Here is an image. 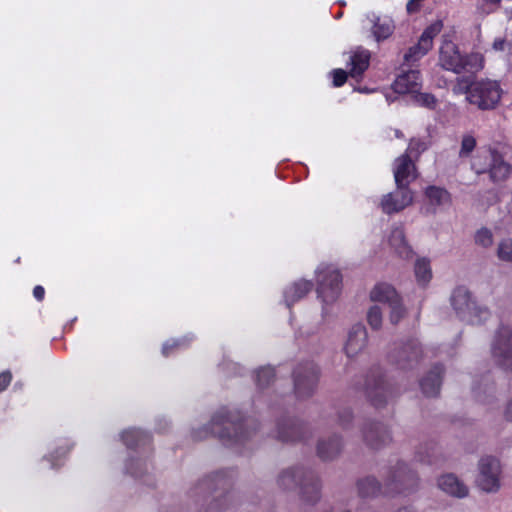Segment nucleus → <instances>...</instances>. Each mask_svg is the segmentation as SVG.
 <instances>
[{"mask_svg":"<svg viewBox=\"0 0 512 512\" xmlns=\"http://www.w3.org/2000/svg\"><path fill=\"white\" fill-rule=\"evenodd\" d=\"M255 419L244 417L240 411L221 407L212 417L210 423L193 432L196 440L209 436L217 437L225 446L244 445L257 431Z\"/></svg>","mask_w":512,"mask_h":512,"instance_id":"f257e3e1","label":"nucleus"},{"mask_svg":"<svg viewBox=\"0 0 512 512\" xmlns=\"http://www.w3.org/2000/svg\"><path fill=\"white\" fill-rule=\"evenodd\" d=\"M278 485L284 490L300 487L302 499L314 504L320 499V480L312 470L302 467L284 470L278 477Z\"/></svg>","mask_w":512,"mask_h":512,"instance_id":"f03ea898","label":"nucleus"},{"mask_svg":"<svg viewBox=\"0 0 512 512\" xmlns=\"http://www.w3.org/2000/svg\"><path fill=\"white\" fill-rule=\"evenodd\" d=\"M439 64L442 68L457 74L475 73L483 68L484 58L480 53L462 56L457 45L444 38L439 49Z\"/></svg>","mask_w":512,"mask_h":512,"instance_id":"7ed1b4c3","label":"nucleus"},{"mask_svg":"<svg viewBox=\"0 0 512 512\" xmlns=\"http://www.w3.org/2000/svg\"><path fill=\"white\" fill-rule=\"evenodd\" d=\"M233 476L234 470L232 469L220 470L199 482L198 489L200 490H209L211 493L220 492L210 503L206 512H221L232 505L234 498V493L231 490Z\"/></svg>","mask_w":512,"mask_h":512,"instance_id":"20e7f679","label":"nucleus"},{"mask_svg":"<svg viewBox=\"0 0 512 512\" xmlns=\"http://www.w3.org/2000/svg\"><path fill=\"white\" fill-rule=\"evenodd\" d=\"M317 294L322 302V317L332 315V306L341 292L342 277L332 265H320L316 270Z\"/></svg>","mask_w":512,"mask_h":512,"instance_id":"39448f33","label":"nucleus"},{"mask_svg":"<svg viewBox=\"0 0 512 512\" xmlns=\"http://www.w3.org/2000/svg\"><path fill=\"white\" fill-rule=\"evenodd\" d=\"M362 390L371 405L376 408L384 407L398 394L397 389L385 380L380 367H374L370 370L365 378Z\"/></svg>","mask_w":512,"mask_h":512,"instance_id":"423d86ee","label":"nucleus"},{"mask_svg":"<svg viewBox=\"0 0 512 512\" xmlns=\"http://www.w3.org/2000/svg\"><path fill=\"white\" fill-rule=\"evenodd\" d=\"M453 310L459 317L485 319L491 316L489 309L478 303L470 290L465 286H457L450 296Z\"/></svg>","mask_w":512,"mask_h":512,"instance_id":"0eeeda50","label":"nucleus"},{"mask_svg":"<svg viewBox=\"0 0 512 512\" xmlns=\"http://www.w3.org/2000/svg\"><path fill=\"white\" fill-rule=\"evenodd\" d=\"M502 90L497 81L480 80L467 90V100L479 109H493L500 101Z\"/></svg>","mask_w":512,"mask_h":512,"instance_id":"6e6552de","label":"nucleus"},{"mask_svg":"<svg viewBox=\"0 0 512 512\" xmlns=\"http://www.w3.org/2000/svg\"><path fill=\"white\" fill-rule=\"evenodd\" d=\"M319 368L313 361L299 363L293 370L294 393L298 399L311 397L319 381Z\"/></svg>","mask_w":512,"mask_h":512,"instance_id":"1a4fd4ad","label":"nucleus"},{"mask_svg":"<svg viewBox=\"0 0 512 512\" xmlns=\"http://www.w3.org/2000/svg\"><path fill=\"white\" fill-rule=\"evenodd\" d=\"M419 479L417 474L409 469L406 464L398 463L396 467L390 470L386 479L387 495L404 494L408 495L418 487Z\"/></svg>","mask_w":512,"mask_h":512,"instance_id":"9d476101","label":"nucleus"},{"mask_svg":"<svg viewBox=\"0 0 512 512\" xmlns=\"http://www.w3.org/2000/svg\"><path fill=\"white\" fill-rule=\"evenodd\" d=\"M369 297L371 301L382 304L389 309L390 317L398 320L408 317L406 308L402 300L393 286L387 283H379L370 291Z\"/></svg>","mask_w":512,"mask_h":512,"instance_id":"9b49d317","label":"nucleus"},{"mask_svg":"<svg viewBox=\"0 0 512 512\" xmlns=\"http://www.w3.org/2000/svg\"><path fill=\"white\" fill-rule=\"evenodd\" d=\"M491 353L497 366L512 371V330L508 325L502 323L496 331Z\"/></svg>","mask_w":512,"mask_h":512,"instance_id":"f8f14e48","label":"nucleus"},{"mask_svg":"<svg viewBox=\"0 0 512 512\" xmlns=\"http://www.w3.org/2000/svg\"><path fill=\"white\" fill-rule=\"evenodd\" d=\"M387 357L392 364L405 370L419 362L422 357V349L417 339L410 338L406 342L394 343V348Z\"/></svg>","mask_w":512,"mask_h":512,"instance_id":"ddd939ff","label":"nucleus"},{"mask_svg":"<svg viewBox=\"0 0 512 512\" xmlns=\"http://www.w3.org/2000/svg\"><path fill=\"white\" fill-rule=\"evenodd\" d=\"M500 462L492 456H486L479 461L478 486L486 492H496L500 488Z\"/></svg>","mask_w":512,"mask_h":512,"instance_id":"4468645a","label":"nucleus"},{"mask_svg":"<svg viewBox=\"0 0 512 512\" xmlns=\"http://www.w3.org/2000/svg\"><path fill=\"white\" fill-rule=\"evenodd\" d=\"M309 437L306 425L299 420L281 418L277 421V440L283 443H296L306 442Z\"/></svg>","mask_w":512,"mask_h":512,"instance_id":"2eb2a0df","label":"nucleus"},{"mask_svg":"<svg viewBox=\"0 0 512 512\" xmlns=\"http://www.w3.org/2000/svg\"><path fill=\"white\" fill-rule=\"evenodd\" d=\"M443 28L442 21H436L428 26L422 33L418 43L412 46L404 55L406 62H415L422 58L432 48L433 39Z\"/></svg>","mask_w":512,"mask_h":512,"instance_id":"dca6fc26","label":"nucleus"},{"mask_svg":"<svg viewBox=\"0 0 512 512\" xmlns=\"http://www.w3.org/2000/svg\"><path fill=\"white\" fill-rule=\"evenodd\" d=\"M413 202V193L409 188L397 187L394 192L383 196L380 206L384 213H397L411 205Z\"/></svg>","mask_w":512,"mask_h":512,"instance_id":"f3484780","label":"nucleus"},{"mask_svg":"<svg viewBox=\"0 0 512 512\" xmlns=\"http://www.w3.org/2000/svg\"><path fill=\"white\" fill-rule=\"evenodd\" d=\"M393 175L396 187L409 188L410 183L417 178L415 164L408 154H403L395 159Z\"/></svg>","mask_w":512,"mask_h":512,"instance_id":"a211bd4d","label":"nucleus"},{"mask_svg":"<svg viewBox=\"0 0 512 512\" xmlns=\"http://www.w3.org/2000/svg\"><path fill=\"white\" fill-rule=\"evenodd\" d=\"M362 433L365 443L372 449H380L391 441V434L382 423L368 422Z\"/></svg>","mask_w":512,"mask_h":512,"instance_id":"6ab92c4d","label":"nucleus"},{"mask_svg":"<svg viewBox=\"0 0 512 512\" xmlns=\"http://www.w3.org/2000/svg\"><path fill=\"white\" fill-rule=\"evenodd\" d=\"M424 196L428 204V211L435 214L452 204V196L445 188L430 185L425 188Z\"/></svg>","mask_w":512,"mask_h":512,"instance_id":"aec40b11","label":"nucleus"},{"mask_svg":"<svg viewBox=\"0 0 512 512\" xmlns=\"http://www.w3.org/2000/svg\"><path fill=\"white\" fill-rule=\"evenodd\" d=\"M445 368L442 364H435L420 380L422 393L427 397H436L440 393Z\"/></svg>","mask_w":512,"mask_h":512,"instance_id":"412c9836","label":"nucleus"},{"mask_svg":"<svg viewBox=\"0 0 512 512\" xmlns=\"http://www.w3.org/2000/svg\"><path fill=\"white\" fill-rule=\"evenodd\" d=\"M121 439L128 449L151 451L152 437L146 431L130 428L122 432Z\"/></svg>","mask_w":512,"mask_h":512,"instance_id":"4be33fe9","label":"nucleus"},{"mask_svg":"<svg viewBox=\"0 0 512 512\" xmlns=\"http://www.w3.org/2000/svg\"><path fill=\"white\" fill-rule=\"evenodd\" d=\"M367 331L361 322H357L353 325L352 329L348 334L344 350L349 358L357 355L366 346L367 343Z\"/></svg>","mask_w":512,"mask_h":512,"instance_id":"5701e85b","label":"nucleus"},{"mask_svg":"<svg viewBox=\"0 0 512 512\" xmlns=\"http://www.w3.org/2000/svg\"><path fill=\"white\" fill-rule=\"evenodd\" d=\"M420 87V73L416 70L399 75L393 83L394 91L399 94H414L420 90Z\"/></svg>","mask_w":512,"mask_h":512,"instance_id":"b1692460","label":"nucleus"},{"mask_svg":"<svg viewBox=\"0 0 512 512\" xmlns=\"http://www.w3.org/2000/svg\"><path fill=\"white\" fill-rule=\"evenodd\" d=\"M312 287V282L303 279L289 284L283 292L286 305L289 307L291 304L305 297L311 291Z\"/></svg>","mask_w":512,"mask_h":512,"instance_id":"393cba45","label":"nucleus"},{"mask_svg":"<svg viewBox=\"0 0 512 512\" xmlns=\"http://www.w3.org/2000/svg\"><path fill=\"white\" fill-rule=\"evenodd\" d=\"M491 168L488 172L490 180L494 183L506 181L512 172V166L506 162L503 156L495 151L491 159Z\"/></svg>","mask_w":512,"mask_h":512,"instance_id":"a878e982","label":"nucleus"},{"mask_svg":"<svg viewBox=\"0 0 512 512\" xmlns=\"http://www.w3.org/2000/svg\"><path fill=\"white\" fill-rule=\"evenodd\" d=\"M389 244L399 257L403 259H410L412 257L413 251L408 245L404 231L401 227H394L391 230Z\"/></svg>","mask_w":512,"mask_h":512,"instance_id":"bb28decb","label":"nucleus"},{"mask_svg":"<svg viewBox=\"0 0 512 512\" xmlns=\"http://www.w3.org/2000/svg\"><path fill=\"white\" fill-rule=\"evenodd\" d=\"M438 486L445 493L455 497L462 498L468 494V488L453 474L443 475L438 480Z\"/></svg>","mask_w":512,"mask_h":512,"instance_id":"cd10ccee","label":"nucleus"},{"mask_svg":"<svg viewBox=\"0 0 512 512\" xmlns=\"http://www.w3.org/2000/svg\"><path fill=\"white\" fill-rule=\"evenodd\" d=\"M342 449V441L341 438L334 435L328 440L321 439L317 445V455L320 459L332 460L335 458Z\"/></svg>","mask_w":512,"mask_h":512,"instance_id":"c85d7f7f","label":"nucleus"},{"mask_svg":"<svg viewBox=\"0 0 512 512\" xmlns=\"http://www.w3.org/2000/svg\"><path fill=\"white\" fill-rule=\"evenodd\" d=\"M414 274L417 283L426 287L432 279V269L427 258H418L414 264Z\"/></svg>","mask_w":512,"mask_h":512,"instance_id":"c756f323","label":"nucleus"},{"mask_svg":"<svg viewBox=\"0 0 512 512\" xmlns=\"http://www.w3.org/2000/svg\"><path fill=\"white\" fill-rule=\"evenodd\" d=\"M369 58L370 55L365 50L355 52L350 58L352 66L349 72L350 76L360 77L369 66Z\"/></svg>","mask_w":512,"mask_h":512,"instance_id":"7c9ffc66","label":"nucleus"},{"mask_svg":"<svg viewBox=\"0 0 512 512\" xmlns=\"http://www.w3.org/2000/svg\"><path fill=\"white\" fill-rule=\"evenodd\" d=\"M496 150L488 149L479 152L472 160L471 167L476 174L488 173L491 168V159L494 157Z\"/></svg>","mask_w":512,"mask_h":512,"instance_id":"2f4dec72","label":"nucleus"},{"mask_svg":"<svg viewBox=\"0 0 512 512\" xmlns=\"http://www.w3.org/2000/svg\"><path fill=\"white\" fill-rule=\"evenodd\" d=\"M358 493L361 497H374L381 493V485L374 477H366L357 482Z\"/></svg>","mask_w":512,"mask_h":512,"instance_id":"473e14b6","label":"nucleus"},{"mask_svg":"<svg viewBox=\"0 0 512 512\" xmlns=\"http://www.w3.org/2000/svg\"><path fill=\"white\" fill-rule=\"evenodd\" d=\"M371 22L374 23L372 32L377 41L384 40L392 34L394 26L391 20L387 18L380 19L373 16Z\"/></svg>","mask_w":512,"mask_h":512,"instance_id":"72a5a7b5","label":"nucleus"},{"mask_svg":"<svg viewBox=\"0 0 512 512\" xmlns=\"http://www.w3.org/2000/svg\"><path fill=\"white\" fill-rule=\"evenodd\" d=\"M275 369L271 366H264L256 371V385L259 389L269 386L275 379Z\"/></svg>","mask_w":512,"mask_h":512,"instance_id":"f704fd0d","label":"nucleus"},{"mask_svg":"<svg viewBox=\"0 0 512 512\" xmlns=\"http://www.w3.org/2000/svg\"><path fill=\"white\" fill-rule=\"evenodd\" d=\"M496 255L500 261L512 263V238L502 239L497 244Z\"/></svg>","mask_w":512,"mask_h":512,"instance_id":"c9c22d12","label":"nucleus"},{"mask_svg":"<svg viewBox=\"0 0 512 512\" xmlns=\"http://www.w3.org/2000/svg\"><path fill=\"white\" fill-rule=\"evenodd\" d=\"M437 451V445L434 442L425 444V452L419 450L416 452L415 459L421 463L436 464L437 460L435 453Z\"/></svg>","mask_w":512,"mask_h":512,"instance_id":"e433bc0d","label":"nucleus"},{"mask_svg":"<svg viewBox=\"0 0 512 512\" xmlns=\"http://www.w3.org/2000/svg\"><path fill=\"white\" fill-rule=\"evenodd\" d=\"M430 145V142L422 138H412L409 142L408 148L405 154L410 157H418L421 153L426 151Z\"/></svg>","mask_w":512,"mask_h":512,"instance_id":"4c0bfd02","label":"nucleus"},{"mask_svg":"<svg viewBox=\"0 0 512 512\" xmlns=\"http://www.w3.org/2000/svg\"><path fill=\"white\" fill-rule=\"evenodd\" d=\"M491 49L496 53H511L512 51V39H509L507 35L496 37L491 45Z\"/></svg>","mask_w":512,"mask_h":512,"instance_id":"58836bf2","label":"nucleus"},{"mask_svg":"<svg viewBox=\"0 0 512 512\" xmlns=\"http://www.w3.org/2000/svg\"><path fill=\"white\" fill-rule=\"evenodd\" d=\"M125 467H126L127 472L131 476H133L135 478H139L144 474V467L146 468V462L142 459L130 458L126 462Z\"/></svg>","mask_w":512,"mask_h":512,"instance_id":"ea45409f","label":"nucleus"},{"mask_svg":"<svg viewBox=\"0 0 512 512\" xmlns=\"http://www.w3.org/2000/svg\"><path fill=\"white\" fill-rule=\"evenodd\" d=\"M475 242L477 245L488 248L493 244V234L488 228H481L475 234Z\"/></svg>","mask_w":512,"mask_h":512,"instance_id":"a19ab883","label":"nucleus"},{"mask_svg":"<svg viewBox=\"0 0 512 512\" xmlns=\"http://www.w3.org/2000/svg\"><path fill=\"white\" fill-rule=\"evenodd\" d=\"M413 100L416 104L433 109L436 106L437 100L434 97V95L430 93H420L419 91L417 93L412 94Z\"/></svg>","mask_w":512,"mask_h":512,"instance_id":"79ce46f5","label":"nucleus"},{"mask_svg":"<svg viewBox=\"0 0 512 512\" xmlns=\"http://www.w3.org/2000/svg\"><path fill=\"white\" fill-rule=\"evenodd\" d=\"M475 147H476V139L470 134L464 135L462 137V141H461L459 157L460 158L468 157L471 154V152L475 149Z\"/></svg>","mask_w":512,"mask_h":512,"instance_id":"37998d69","label":"nucleus"},{"mask_svg":"<svg viewBox=\"0 0 512 512\" xmlns=\"http://www.w3.org/2000/svg\"><path fill=\"white\" fill-rule=\"evenodd\" d=\"M501 0H478L480 10L485 14L496 11L500 6Z\"/></svg>","mask_w":512,"mask_h":512,"instance_id":"c03bdc74","label":"nucleus"},{"mask_svg":"<svg viewBox=\"0 0 512 512\" xmlns=\"http://www.w3.org/2000/svg\"><path fill=\"white\" fill-rule=\"evenodd\" d=\"M383 307L378 303L371 305L367 311V320H380L383 317Z\"/></svg>","mask_w":512,"mask_h":512,"instance_id":"a18cd8bd","label":"nucleus"},{"mask_svg":"<svg viewBox=\"0 0 512 512\" xmlns=\"http://www.w3.org/2000/svg\"><path fill=\"white\" fill-rule=\"evenodd\" d=\"M347 79V73L342 69H336L333 71V84L335 87L342 86Z\"/></svg>","mask_w":512,"mask_h":512,"instance_id":"49530a36","label":"nucleus"},{"mask_svg":"<svg viewBox=\"0 0 512 512\" xmlns=\"http://www.w3.org/2000/svg\"><path fill=\"white\" fill-rule=\"evenodd\" d=\"M12 381V374L10 371H3L0 373V392L6 390Z\"/></svg>","mask_w":512,"mask_h":512,"instance_id":"de8ad7c7","label":"nucleus"},{"mask_svg":"<svg viewBox=\"0 0 512 512\" xmlns=\"http://www.w3.org/2000/svg\"><path fill=\"white\" fill-rule=\"evenodd\" d=\"M352 420V412L349 409H344L339 413V424L346 428Z\"/></svg>","mask_w":512,"mask_h":512,"instance_id":"09e8293b","label":"nucleus"},{"mask_svg":"<svg viewBox=\"0 0 512 512\" xmlns=\"http://www.w3.org/2000/svg\"><path fill=\"white\" fill-rule=\"evenodd\" d=\"M45 290L42 286L37 285L33 289V295L38 300L41 301L44 298Z\"/></svg>","mask_w":512,"mask_h":512,"instance_id":"8fccbe9b","label":"nucleus"},{"mask_svg":"<svg viewBox=\"0 0 512 512\" xmlns=\"http://www.w3.org/2000/svg\"><path fill=\"white\" fill-rule=\"evenodd\" d=\"M504 417L507 421L512 422V400L507 404L504 412Z\"/></svg>","mask_w":512,"mask_h":512,"instance_id":"3c124183","label":"nucleus"},{"mask_svg":"<svg viewBox=\"0 0 512 512\" xmlns=\"http://www.w3.org/2000/svg\"><path fill=\"white\" fill-rule=\"evenodd\" d=\"M175 346H177L176 343H174L173 345H169L168 343L164 344L163 348H162V353L165 355V356H168L169 353H170V350L172 348H174Z\"/></svg>","mask_w":512,"mask_h":512,"instance_id":"603ef678","label":"nucleus"},{"mask_svg":"<svg viewBox=\"0 0 512 512\" xmlns=\"http://www.w3.org/2000/svg\"><path fill=\"white\" fill-rule=\"evenodd\" d=\"M415 0H410L408 3H407V10L409 12L413 11L414 10V5H415Z\"/></svg>","mask_w":512,"mask_h":512,"instance_id":"864d4df0","label":"nucleus"},{"mask_svg":"<svg viewBox=\"0 0 512 512\" xmlns=\"http://www.w3.org/2000/svg\"><path fill=\"white\" fill-rule=\"evenodd\" d=\"M381 323L382 322H379V321H376V322H369V324L371 325L372 329L374 330H377L381 327Z\"/></svg>","mask_w":512,"mask_h":512,"instance_id":"5fc2aeb1","label":"nucleus"},{"mask_svg":"<svg viewBox=\"0 0 512 512\" xmlns=\"http://www.w3.org/2000/svg\"><path fill=\"white\" fill-rule=\"evenodd\" d=\"M394 133H395V137H397V138H403L404 137L403 133L400 130H398V129H395Z\"/></svg>","mask_w":512,"mask_h":512,"instance_id":"6e6d98bb","label":"nucleus"},{"mask_svg":"<svg viewBox=\"0 0 512 512\" xmlns=\"http://www.w3.org/2000/svg\"><path fill=\"white\" fill-rule=\"evenodd\" d=\"M509 19H512V11H507Z\"/></svg>","mask_w":512,"mask_h":512,"instance_id":"4d7b16f0","label":"nucleus"},{"mask_svg":"<svg viewBox=\"0 0 512 512\" xmlns=\"http://www.w3.org/2000/svg\"><path fill=\"white\" fill-rule=\"evenodd\" d=\"M344 512H350V511H344Z\"/></svg>","mask_w":512,"mask_h":512,"instance_id":"13d9d810","label":"nucleus"}]
</instances>
